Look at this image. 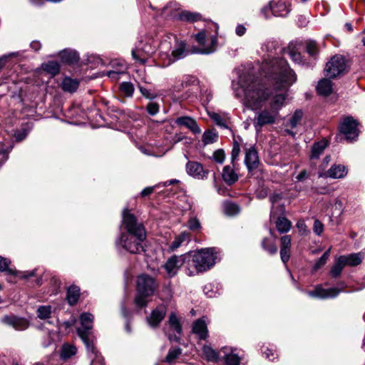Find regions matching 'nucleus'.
Here are the masks:
<instances>
[{"label":"nucleus","instance_id":"22","mask_svg":"<svg viewBox=\"0 0 365 365\" xmlns=\"http://www.w3.org/2000/svg\"><path fill=\"white\" fill-rule=\"evenodd\" d=\"M269 6L272 14L276 16L284 17L289 12V6L283 1H279L277 2L272 1L269 4Z\"/></svg>","mask_w":365,"mask_h":365},{"label":"nucleus","instance_id":"54","mask_svg":"<svg viewBox=\"0 0 365 365\" xmlns=\"http://www.w3.org/2000/svg\"><path fill=\"white\" fill-rule=\"evenodd\" d=\"M307 51L311 56H314L317 53L318 49L315 41H309L307 43Z\"/></svg>","mask_w":365,"mask_h":365},{"label":"nucleus","instance_id":"39","mask_svg":"<svg viewBox=\"0 0 365 365\" xmlns=\"http://www.w3.org/2000/svg\"><path fill=\"white\" fill-rule=\"evenodd\" d=\"M344 267L345 266L343 263V261H341V259L339 257L335 260V262L330 270V274L331 277L334 278L338 277L341 274Z\"/></svg>","mask_w":365,"mask_h":365},{"label":"nucleus","instance_id":"12","mask_svg":"<svg viewBox=\"0 0 365 365\" xmlns=\"http://www.w3.org/2000/svg\"><path fill=\"white\" fill-rule=\"evenodd\" d=\"M195 39L202 46V48L197 51V53L209 54L215 51L217 46V37L215 36L207 37L204 31H201L195 35Z\"/></svg>","mask_w":365,"mask_h":365},{"label":"nucleus","instance_id":"43","mask_svg":"<svg viewBox=\"0 0 365 365\" xmlns=\"http://www.w3.org/2000/svg\"><path fill=\"white\" fill-rule=\"evenodd\" d=\"M303 113L300 110H296L292 118L289 119L287 126H290L294 128L301 123L302 120Z\"/></svg>","mask_w":365,"mask_h":365},{"label":"nucleus","instance_id":"29","mask_svg":"<svg viewBox=\"0 0 365 365\" xmlns=\"http://www.w3.org/2000/svg\"><path fill=\"white\" fill-rule=\"evenodd\" d=\"M79 82L69 77H66L61 83L62 89L66 92L73 93L78 88Z\"/></svg>","mask_w":365,"mask_h":365},{"label":"nucleus","instance_id":"48","mask_svg":"<svg viewBox=\"0 0 365 365\" xmlns=\"http://www.w3.org/2000/svg\"><path fill=\"white\" fill-rule=\"evenodd\" d=\"M225 360L226 365H238L240 358L232 351L230 353L225 355Z\"/></svg>","mask_w":365,"mask_h":365},{"label":"nucleus","instance_id":"20","mask_svg":"<svg viewBox=\"0 0 365 365\" xmlns=\"http://www.w3.org/2000/svg\"><path fill=\"white\" fill-rule=\"evenodd\" d=\"M175 123L179 126L187 128L195 134L201 133V129L198 126L196 120L190 116L178 117L175 120Z\"/></svg>","mask_w":365,"mask_h":365},{"label":"nucleus","instance_id":"1","mask_svg":"<svg viewBox=\"0 0 365 365\" xmlns=\"http://www.w3.org/2000/svg\"><path fill=\"white\" fill-rule=\"evenodd\" d=\"M235 96L252 110L262 108L269 98L271 92L252 75L243 73L237 83H232Z\"/></svg>","mask_w":365,"mask_h":365},{"label":"nucleus","instance_id":"4","mask_svg":"<svg viewBox=\"0 0 365 365\" xmlns=\"http://www.w3.org/2000/svg\"><path fill=\"white\" fill-rule=\"evenodd\" d=\"M217 258V251L213 247L202 248L191 253V263L194 264L195 270L187 267L185 269L186 274L192 277L206 272L215 265Z\"/></svg>","mask_w":365,"mask_h":365},{"label":"nucleus","instance_id":"8","mask_svg":"<svg viewBox=\"0 0 365 365\" xmlns=\"http://www.w3.org/2000/svg\"><path fill=\"white\" fill-rule=\"evenodd\" d=\"M191 264V252H187L181 255H173L170 257L163 265L168 277L175 276L182 266L189 267Z\"/></svg>","mask_w":365,"mask_h":365},{"label":"nucleus","instance_id":"41","mask_svg":"<svg viewBox=\"0 0 365 365\" xmlns=\"http://www.w3.org/2000/svg\"><path fill=\"white\" fill-rule=\"evenodd\" d=\"M202 354L204 357L211 361H216L218 359L217 353L210 346H204L202 347Z\"/></svg>","mask_w":365,"mask_h":365},{"label":"nucleus","instance_id":"32","mask_svg":"<svg viewBox=\"0 0 365 365\" xmlns=\"http://www.w3.org/2000/svg\"><path fill=\"white\" fill-rule=\"evenodd\" d=\"M80 296V288L77 286H71L67 291V300L69 304H75Z\"/></svg>","mask_w":365,"mask_h":365},{"label":"nucleus","instance_id":"11","mask_svg":"<svg viewBox=\"0 0 365 365\" xmlns=\"http://www.w3.org/2000/svg\"><path fill=\"white\" fill-rule=\"evenodd\" d=\"M155 48L156 46L153 44V41L145 43L140 41L138 46L132 51V56L134 59L143 64L147 61L148 58L155 52Z\"/></svg>","mask_w":365,"mask_h":365},{"label":"nucleus","instance_id":"51","mask_svg":"<svg viewBox=\"0 0 365 365\" xmlns=\"http://www.w3.org/2000/svg\"><path fill=\"white\" fill-rule=\"evenodd\" d=\"M329 252H330V249H329L327 251H326L323 255L317 261V262L315 263L314 266V270H317L318 269H319L320 267H322V266H324L326 262H327L328 260V258L329 257Z\"/></svg>","mask_w":365,"mask_h":365},{"label":"nucleus","instance_id":"6","mask_svg":"<svg viewBox=\"0 0 365 365\" xmlns=\"http://www.w3.org/2000/svg\"><path fill=\"white\" fill-rule=\"evenodd\" d=\"M285 101L284 94L275 95L269 102V108L257 113L255 119V127L262 128L267 124H273L279 115V110L283 107Z\"/></svg>","mask_w":365,"mask_h":365},{"label":"nucleus","instance_id":"2","mask_svg":"<svg viewBox=\"0 0 365 365\" xmlns=\"http://www.w3.org/2000/svg\"><path fill=\"white\" fill-rule=\"evenodd\" d=\"M122 226L126 233H122L116 241L117 246H121L128 252L137 254L143 250V242L146 238V232L142 223L128 209L123 212Z\"/></svg>","mask_w":365,"mask_h":365},{"label":"nucleus","instance_id":"9","mask_svg":"<svg viewBox=\"0 0 365 365\" xmlns=\"http://www.w3.org/2000/svg\"><path fill=\"white\" fill-rule=\"evenodd\" d=\"M346 61L343 56L335 55L326 64L324 69L325 76L329 78H334L346 70Z\"/></svg>","mask_w":365,"mask_h":365},{"label":"nucleus","instance_id":"7","mask_svg":"<svg viewBox=\"0 0 365 365\" xmlns=\"http://www.w3.org/2000/svg\"><path fill=\"white\" fill-rule=\"evenodd\" d=\"M158 287L155 279L148 274H141L137 279V291L134 302L139 307H146L148 300L147 298L153 295Z\"/></svg>","mask_w":365,"mask_h":365},{"label":"nucleus","instance_id":"10","mask_svg":"<svg viewBox=\"0 0 365 365\" xmlns=\"http://www.w3.org/2000/svg\"><path fill=\"white\" fill-rule=\"evenodd\" d=\"M93 316L90 313H83L80 317L81 327L77 329L79 336L83 340L86 346L92 349V343L88 338L90 331L93 328Z\"/></svg>","mask_w":365,"mask_h":365},{"label":"nucleus","instance_id":"28","mask_svg":"<svg viewBox=\"0 0 365 365\" xmlns=\"http://www.w3.org/2000/svg\"><path fill=\"white\" fill-rule=\"evenodd\" d=\"M222 178L227 184L232 185L237 181L238 175L230 165H226L223 168Z\"/></svg>","mask_w":365,"mask_h":365},{"label":"nucleus","instance_id":"58","mask_svg":"<svg viewBox=\"0 0 365 365\" xmlns=\"http://www.w3.org/2000/svg\"><path fill=\"white\" fill-rule=\"evenodd\" d=\"M287 53L289 56L295 63H300L302 62V56L300 53L296 52L293 50H289Z\"/></svg>","mask_w":365,"mask_h":365},{"label":"nucleus","instance_id":"25","mask_svg":"<svg viewBox=\"0 0 365 365\" xmlns=\"http://www.w3.org/2000/svg\"><path fill=\"white\" fill-rule=\"evenodd\" d=\"M192 331L201 339H205L208 336L207 325L202 319H198L193 324Z\"/></svg>","mask_w":365,"mask_h":365},{"label":"nucleus","instance_id":"59","mask_svg":"<svg viewBox=\"0 0 365 365\" xmlns=\"http://www.w3.org/2000/svg\"><path fill=\"white\" fill-rule=\"evenodd\" d=\"M313 230L314 232L317 235H320L322 233L324 230V225L319 220H316L314 221Z\"/></svg>","mask_w":365,"mask_h":365},{"label":"nucleus","instance_id":"56","mask_svg":"<svg viewBox=\"0 0 365 365\" xmlns=\"http://www.w3.org/2000/svg\"><path fill=\"white\" fill-rule=\"evenodd\" d=\"M240 153V145L237 141H235L234 144H233L232 149V153H231L232 163H234V161L237 159V158L239 156Z\"/></svg>","mask_w":365,"mask_h":365},{"label":"nucleus","instance_id":"17","mask_svg":"<svg viewBox=\"0 0 365 365\" xmlns=\"http://www.w3.org/2000/svg\"><path fill=\"white\" fill-rule=\"evenodd\" d=\"M186 172L194 178L202 180L207 178V171L204 170L202 164L196 161H188L186 163Z\"/></svg>","mask_w":365,"mask_h":365},{"label":"nucleus","instance_id":"24","mask_svg":"<svg viewBox=\"0 0 365 365\" xmlns=\"http://www.w3.org/2000/svg\"><path fill=\"white\" fill-rule=\"evenodd\" d=\"M280 256L282 261L285 264L289 259V250L291 247V237L289 235H284L281 237Z\"/></svg>","mask_w":365,"mask_h":365},{"label":"nucleus","instance_id":"34","mask_svg":"<svg viewBox=\"0 0 365 365\" xmlns=\"http://www.w3.org/2000/svg\"><path fill=\"white\" fill-rule=\"evenodd\" d=\"M276 227L280 233H286L290 230L292 222L284 217H279L276 222Z\"/></svg>","mask_w":365,"mask_h":365},{"label":"nucleus","instance_id":"46","mask_svg":"<svg viewBox=\"0 0 365 365\" xmlns=\"http://www.w3.org/2000/svg\"><path fill=\"white\" fill-rule=\"evenodd\" d=\"M224 212L227 215H235L240 212V208L237 205L231 202H225L223 204Z\"/></svg>","mask_w":365,"mask_h":365},{"label":"nucleus","instance_id":"45","mask_svg":"<svg viewBox=\"0 0 365 365\" xmlns=\"http://www.w3.org/2000/svg\"><path fill=\"white\" fill-rule=\"evenodd\" d=\"M217 134L213 130H207L202 135V142L205 145L213 143L217 141Z\"/></svg>","mask_w":365,"mask_h":365},{"label":"nucleus","instance_id":"40","mask_svg":"<svg viewBox=\"0 0 365 365\" xmlns=\"http://www.w3.org/2000/svg\"><path fill=\"white\" fill-rule=\"evenodd\" d=\"M179 18L183 21L194 22L200 20L201 16L197 13H192L190 11H183L179 13Z\"/></svg>","mask_w":365,"mask_h":365},{"label":"nucleus","instance_id":"61","mask_svg":"<svg viewBox=\"0 0 365 365\" xmlns=\"http://www.w3.org/2000/svg\"><path fill=\"white\" fill-rule=\"evenodd\" d=\"M173 140L175 143L182 140H185L186 143H190V139L183 135H175Z\"/></svg>","mask_w":365,"mask_h":365},{"label":"nucleus","instance_id":"27","mask_svg":"<svg viewBox=\"0 0 365 365\" xmlns=\"http://www.w3.org/2000/svg\"><path fill=\"white\" fill-rule=\"evenodd\" d=\"M92 348L93 350L86 346L88 355L91 360V365H105L103 358L96 350L93 343Z\"/></svg>","mask_w":365,"mask_h":365},{"label":"nucleus","instance_id":"64","mask_svg":"<svg viewBox=\"0 0 365 365\" xmlns=\"http://www.w3.org/2000/svg\"><path fill=\"white\" fill-rule=\"evenodd\" d=\"M30 46H31V48L36 51H38L41 47V44L40 43L39 41H32L31 43Z\"/></svg>","mask_w":365,"mask_h":365},{"label":"nucleus","instance_id":"53","mask_svg":"<svg viewBox=\"0 0 365 365\" xmlns=\"http://www.w3.org/2000/svg\"><path fill=\"white\" fill-rule=\"evenodd\" d=\"M188 227L192 231L198 230L200 229L201 225L197 218L191 217L188 221Z\"/></svg>","mask_w":365,"mask_h":365},{"label":"nucleus","instance_id":"14","mask_svg":"<svg viewBox=\"0 0 365 365\" xmlns=\"http://www.w3.org/2000/svg\"><path fill=\"white\" fill-rule=\"evenodd\" d=\"M341 288L332 287L329 289H324L322 286H317L314 290L309 292L308 294L312 297L320 299L334 298L344 290L345 287L344 283H341Z\"/></svg>","mask_w":365,"mask_h":365},{"label":"nucleus","instance_id":"57","mask_svg":"<svg viewBox=\"0 0 365 365\" xmlns=\"http://www.w3.org/2000/svg\"><path fill=\"white\" fill-rule=\"evenodd\" d=\"M147 111L149 114L154 115L159 111V106L156 103H150L147 106Z\"/></svg>","mask_w":365,"mask_h":365},{"label":"nucleus","instance_id":"37","mask_svg":"<svg viewBox=\"0 0 365 365\" xmlns=\"http://www.w3.org/2000/svg\"><path fill=\"white\" fill-rule=\"evenodd\" d=\"M37 317L43 320L50 319L52 314L51 306H40L36 311Z\"/></svg>","mask_w":365,"mask_h":365},{"label":"nucleus","instance_id":"47","mask_svg":"<svg viewBox=\"0 0 365 365\" xmlns=\"http://www.w3.org/2000/svg\"><path fill=\"white\" fill-rule=\"evenodd\" d=\"M120 91L121 92L128 97H130L133 96L134 92V86L133 83L130 82H123L120 84Z\"/></svg>","mask_w":365,"mask_h":365},{"label":"nucleus","instance_id":"50","mask_svg":"<svg viewBox=\"0 0 365 365\" xmlns=\"http://www.w3.org/2000/svg\"><path fill=\"white\" fill-rule=\"evenodd\" d=\"M262 246L264 250H267L271 255L275 254L277 251V247L267 238H264L262 240Z\"/></svg>","mask_w":365,"mask_h":365},{"label":"nucleus","instance_id":"19","mask_svg":"<svg viewBox=\"0 0 365 365\" xmlns=\"http://www.w3.org/2000/svg\"><path fill=\"white\" fill-rule=\"evenodd\" d=\"M348 173L346 168L343 165H333L327 173H319L320 178H330L332 179L344 178Z\"/></svg>","mask_w":365,"mask_h":365},{"label":"nucleus","instance_id":"30","mask_svg":"<svg viewBox=\"0 0 365 365\" xmlns=\"http://www.w3.org/2000/svg\"><path fill=\"white\" fill-rule=\"evenodd\" d=\"M317 90L319 94L328 96L332 91V83L330 80L324 78L319 81Z\"/></svg>","mask_w":365,"mask_h":365},{"label":"nucleus","instance_id":"31","mask_svg":"<svg viewBox=\"0 0 365 365\" xmlns=\"http://www.w3.org/2000/svg\"><path fill=\"white\" fill-rule=\"evenodd\" d=\"M60 57L63 62L73 63L79 59L78 53L71 50H64L60 53Z\"/></svg>","mask_w":365,"mask_h":365},{"label":"nucleus","instance_id":"13","mask_svg":"<svg viewBox=\"0 0 365 365\" xmlns=\"http://www.w3.org/2000/svg\"><path fill=\"white\" fill-rule=\"evenodd\" d=\"M358 123L352 117H346L341 123L339 128L348 140H354L358 137Z\"/></svg>","mask_w":365,"mask_h":365},{"label":"nucleus","instance_id":"23","mask_svg":"<svg viewBox=\"0 0 365 365\" xmlns=\"http://www.w3.org/2000/svg\"><path fill=\"white\" fill-rule=\"evenodd\" d=\"M339 258L343 261L344 266L354 267L362 262L364 255L361 252L351 253L347 255L339 256Z\"/></svg>","mask_w":365,"mask_h":365},{"label":"nucleus","instance_id":"60","mask_svg":"<svg viewBox=\"0 0 365 365\" xmlns=\"http://www.w3.org/2000/svg\"><path fill=\"white\" fill-rule=\"evenodd\" d=\"M139 88H140V91L141 94L144 97H145L147 98H150V99L154 98L155 97V95L154 93H151L148 89L143 88L142 86H140Z\"/></svg>","mask_w":365,"mask_h":365},{"label":"nucleus","instance_id":"44","mask_svg":"<svg viewBox=\"0 0 365 365\" xmlns=\"http://www.w3.org/2000/svg\"><path fill=\"white\" fill-rule=\"evenodd\" d=\"M181 354L182 349L180 348H171L165 359V361L169 364H172L179 357Z\"/></svg>","mask_w":365,"mask_h":365},{"label":"nucleus","instance_id":"3","mask_svg":"<svg viewBox=\"0 0 365 365\" xmlns=\"http://www.w3.org/2000/svg\"><path fill=\"white\" fill-rule=\"evenodd\" d=\"M261 75L276 90L286 89L296 80L294 72L284 58L265 59L261 66Z\"/></svg>","mask_w":365,"mask_h":365},{"label":"nucleus","instance_id":"26","mask_svg":"<svg viewBox=\"0 0 365 365\" xmlns=\"http://www.w3.org/2000/svg\"><path fill=\"white\" fill-rule=\"evenodd\" d=\"M190 241V234L187 232H182L179 235L176 236L173 242L170 244L168 250L169 251L174 252L184 243H187Z\"/></svg>","mask_w":365,"mask_h":365},{"label":"nucleus","instance_id":"16","mask_svg":"<svg viewBox=\"0 0 365 365\" xmlns=\"http://www.w3.org/2000/svg\"><path fill=\"white\" fill-rule=\"evenodd\" d=\"M10 260L7 258L0 256V271L6 272L9 274H14L21 279H26L34 276L35 270L26 272H16L9 267Z\"/></svg>","mask_w":365,"mask_h":365},{"label":"nucleus","instance_id":"33","mask_svg":"<svg viewBox=\"0 0 365 365\" xmlns=\"http://www.w3.org/2000/svg\"><path fill=\"white\" fill-rule=\"evenodd\" d=\"M41 68L43 71L51 76L56 75L60 71V66L57 61H49L42 63Z\"/></svg>","mask_w":365,"mask_h":365},{"label":"nucleus","instance_id":"63","mask_svg":"<svg viewBox=\"0 0 365 365\" xmlns=\"http://www.w3.org/2000/svg\"><path fill=\"white\" fill-rule=\"evenodd\" d=\"M235 31L238 36H242L245 34L246 28L242 25H238L236 27Z\"/></svg>","mask_w":365,"mask_h":365},{"label":"nucleus","instance_id":"21","mask_svg":"<svg viewBox=\"0 0 365 365\" xmlns=\"http://www.w3.org/2000/svg\"><path fill=\"white\" fill-rule=\"evenodd\" d=\"M2 322L13 327L16 330H24L29 327L26 319L16 317L6 316L2 319Z\"/></svg>","mask_w":365,"mask_h":365},{"label":"nucleus","instance_id":"42","mask_svg":"<svg viewBox=\"0 0 365 365\" xmlns=\"http://www.w3.org/2000/svg\"><path fill=\"white\" fill-rule=\"evenodd\" d=\"M168 324L170 328L180 334L182 329L180 322L177 317V316L174 313H171L169 317Z\"/></svg>","mask_w":365,"mask_h":365},{"label":"nucleus","instance_id":"35","mask_svg":"<svg viewBox=\"0 0 365 365\" xmlns=\"http://www.w3.org/2000/svg\"><path fill=\"white\" fill-rule=\"evenodd\" d=\"M327 141H326V140H321L318 143H314L312 148V152H311V155H310L311 158L312 159L318 158L319 157V155L323 153L324 149L327 148Z\"/></svg>","mask_w":365,"mask_h":365},{"label":"nucleus","instance_id":"52","mask_svg":"<svg viewBox=\"0 0 365 365\" xmlns=\"http://www.w3.org/2000/svg\"><path fill=\"white\" fill-rule=\"evenodd\" d=\"M213 159L215 162L222 164L225 159V154L223 150L218 149L213 153Z\"/></svg>","mask_w":365,"mask_h":365},{"label":"nucleus","instance_id":"5","mask_svg":"<svg viewBox=\"0 0 365 365\" xmlns=\"http://www.w3.org/2000/svg\"><path fill=\"white\" fill-rule=\"evenodd\" d=\"M160 58L164 61L163 66L184 58L187 54L185 43L178 41L175 36H168L160 45Z\"/></svg>","mask_w":365,"mask_h":365},{"label":"nucleus","instance_id":"55","mask_svg":"<svg viewBox=\"0 0 365 365\" xmlns=\"http://www.w3.org/2000/svg\"><path fill=\"white\" fill-rule=\"evenodd\" d=\"M48 341L47 342H43V346H48L53 341H55L58 339L59 336L56 331H49L48 333Z\"/></svg>","mask_w":365,"mask_h":365},{"label":"nucleus","instance_id":"18","mask_svg":"<svg viewBox=\"0 0 365 365\" xmlns=\"http://www.w3.org/2000/svg\"><path fill=\"white\" fill-rule=\"evenodd\" d=\"M167 312V307L164 304L158 305L153 309L147 318L148 323L153 328L157 327L164 319Z\"/></svg>","mask_w":365,"mask_h":365},{"label":"nucleus","instance_id":"15","mask_svg":"<svg viewBox=\"0 0 365 365\" xmlns=\"http://www.w3.org/2000/svg\"><path fill=\"white\" fill-rule=\"evenodd\" d=\"M245 164L250 173L257 169L260 164L258 153L253 146L245 150Z\"/></svg>","mask_w":365,"mask_h":365},{"label":"nucleus","instance_id":"62","mask_svg":"<svg viewBox=\"0 0 365 365\" xmlns=\"http://www.w3.org/2000/svg\"><path fill=\"white\" fill-rule=\"evenodd\" d=\"M154 190V187H145L144 188L140 195L142 197H146L149 195H150Z\"/></svg>","mask_w":365,"mask_h":365},{"label":"nucleus","instance_id":"36","mask_svg":"<svg viewBox=\"0 0 365 365\" xmlns=\"http://www.w3.org/2000/svg\"><path fill=\"white\" fill-rule=\"evenodd\" d=\"M120 68L109 71L107 76L114 81L119 79L120 75L124 74L127 70V66L124 62H117Z\"/></svg>","mask_w":365,"mask_h":365},{"label":"nucleus","instance_id":"49","mask_svg":"<svg viewBox=\"0 0 365 365\" xmlns=\"http://www.w3.org/2000/svg\"><path fill=\"white\" fill-rule=\"evenodd\" d=\"M208 115L210 118L217 125L221 127L226 128V121L225 118L219 113L215 112H209Z\"/></svg>","mask_w":365,"mask_h":365},{"label":"nucleus","instance_id":"38","mask_svg":"<svg viewBox=\"0 0 365 365\" xmlns=\"http://www.w3.org/2000/svg\"><path fill=\"white\" fill-rule=\"evenodd\" d=\"M76 348L73 345L63 344L61 349V357L63 359L70 358L76 354Z\"/></svg>","mask_w":365,"mask_h":365}]
</instances>
